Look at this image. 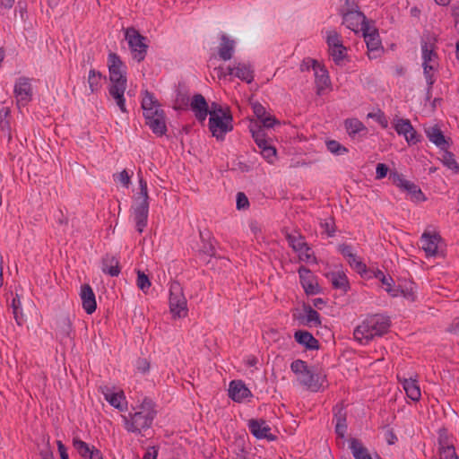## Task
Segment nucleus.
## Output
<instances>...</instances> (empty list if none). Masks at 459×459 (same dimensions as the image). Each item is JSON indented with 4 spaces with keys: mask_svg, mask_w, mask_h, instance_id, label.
Returning <instances> with one entry per match:
<instances>
[{
    "mask_svg": "<svg viewBox=\"0 0 459 459\" xmlns=\"http://www.w3.org/2000/svg\"><path fill=\"white\" fill-rule=\"evenodd\" d=\"M109 73L108 95L122 113H127L125 92L127 88L126 66L115 53L108 56Z\"/></svg>",
    "mask_w": 459,
    "mask_h": 459,
    "instance_id": "nucleus-1",
    "label": "nucleus"
},
{
    "mask_svg": "<svg viewBox=\"0 0 459 459\" xmlns=\"http://www.w3.org/2000/svg\"><path fill=\"white\" fill-rule=\"evenodd\" d=\"M133 410L134 412L122 416L124 427L128 432L141 434L152 425L157 414L155 404L152 399L144 397Z\"/></svg>",
    "mask_w": 459,
    "mask_h": 459,
    "instance_id": "nucleus-2",
    "label": "nucleus"
},
{
    "mask_svg": "<svg viewBox=\"0 0 459 459\" xmlns=\"http://www.w3.org/2000/svg\"><path fill=\"white\" fill-rule=\"evenodd\" d=\"M389 327V317L379 314L371 315L354 329L353 337L359 343L367 345L376 337L385 334Z\"/></svg>",
    "mask_w": 459,
    "mask_h": 459,
    "instance_id": "nucleus-3",
    "label": "nucleus"
},
{
    "mask_svg": "<svg viewBox=\"0 0 459 459\" xmlns=\"http://www.w3.org/2000/svg\"><path fill=\"white\" fill-rule=\"evenodd\" d=\"M209 116V130L212 135L219 141H223L226 134L233 129V118L230 109L212 102Z\"/></svg>",
    "mask_w": 459,
    "mask_h": 459,
    "instance_id": "nucleus-4",
    "label": "nucleus"
},
{
    "mask_svg": "<svg viewBox=\"0 0 459 459\" xmlns=\"http://www.w3.org/2000/svg\"><path fill=\"white\" fill-rule=\"evenodd\" d=\"M142 108L146 125L149 126L152 132L159 135L165 134L167 130L165 115L153 94L148 91L144 92L142 100Z\"/></svg>",
    "mask_w": 459,
    "mask_h": 459,
    "instance_id": "nucleus-5",
    "label": "nucleus"
},
{
    "mask_svg": "<svg viewBox=\"0 0 459 459\" xmlns=\"http://www.w3.org/2000/svg\"><path fill=\"white\" fill-rule=\"evenodd\" d=\"M139 178V193L134 197V204L132 205V217L135 222L136 230L142 233L143 229L147 225L148 213H149V195L147 182L141 176V172H138Z\"/></svg>",
    "mask_w": 459,
    "mask_h": 459,
    "instance_id": "nucleus-6",
    "label": "nucleus"
},
{
    "mask_svg": "<svg viewBox=\"0 0 459 459\" xmlns=\"http://www.w3.org/2000/svg\"><path fill=\"white\" fill-rule=\"evenodd\" d=\"M291 371L295 374L297 381L312 392H318L323 385L325 377L315 368L307 367L301 359L294 360L290 365Z\"/></svg>",
    "mask_w": 459,
    "mask_h": 459,
    "instance_id": "nucleus-7",
    "label": "nucleus"
},
{
    "mask_svg": "<svg viewBox=\"0 0 459 459\" xmlns=\"http://www.w3.org/2000/svg\"><path fill=\"white\" fill-rule=\"evenodd\" d=\"M421 59L426 82L429 86H431L435 82L434 74L438 67V56L433 42L425 40L422 42Z\"/></svg>",
    "mask_w": 459,
    "mask_h": 459,
    "instance_id": "nucleus-8",
    "label": "nucleus"
},
{
    "mask_svg": "<svg viewBox=\"0 0 459 459\" xmlns=\"http://www.w3.org/2000/svg\"><path fill=\"white\" fill-rule=\"evenodd\" d=\"M169 308L174 316L185 317L187 315L186 299L178 281L172 282L169 287Z\"/></svg>",
    "mask_w": 459,
    "mask_h": 459,
    "instance_id": "nucleus-9",
    "label": "nucleus"
},
{
    "mask_svg": "<svg viewBox=\"0 0 459 459\" xmlns=\"http://www.w3.org/2000/svg\"><path fill=\"white\" fill-rule=\"evenodd\" d=\"M357 6L358 4L352 6L351 4L346 5L342 17L343 24L355 33L360 32L368 25L365 15L357 9Z\"/></svg>",
    "mask_w": 459,
    "mask_h": 459,
    "instance_id": "nucleus-10",
    "label": "nucleus"
},
{
    "mask_svg": "<svg viewBox=\"0 0 459 459\" xmlns=\"http://www.w3.org/2000/svg\"><path fill=\"white\" fill-rule=\"evenodd\" d=\"M392 124L396 133L399 135H403L408 144H416L420 142V135L417 134L409 119L395 117Z\"/></svg>",
    "mask_w": 459,
    "mask_h": 459,
    "instance_id": "nucleus-11",
    "label": "nucleus"
},
{
    "mask_svg": "<svg viewBox=\"0 0 459 459\" xmlns=\"http://www.w3.org/2000/svg\"><path fill=\"white\" fill-rule=\"evenodd\" d=\"M126 37L132 50L134 59L138 62L143 60L147 48L143 43L144 39L134 29L127 30Z\"/></svg>",
    "mask_w": 459,
    "mask_h": 459,
    "instance_id": "nucleus-12",
    "label": "nucleus"
},
{
    "mask_svg": "<svg viewBox=\"0 0 459 459\" xmlns=\"http://www.w3.org/2000/svg\"><path fill=\"white\" fill-rule=\"evenodd\" d=\"M252 136L260 149V152L262 156L271 164H273L275 160L276 150L274 147L270 145L267 140L264 137V133L259 129L255 130L251 129Z\"/></svg>",
    "mask_w": 459,
    "mask_h": 459,
    "instance_id": "nucleus-13",
    "label": "nucleus"
},
{
    "mask_svg": "<svg viewBox=\"0 0 459 459\" xmlns=\"http://www.w3.org/2000/svg\"><path fill=\"white\" fill-rule=\"evenodd\" d=\"M420 247L427 257L442 255L440 247V237L437 234L424 233L420 238Z\"/></svg>",
    "mask_w": 459,
    "mask_h": 459,
    "instance_id": "nucleus-14",
    "label": "nucleus"
},
{
    "mask_svg": "<svg viewBox=\"0 0 459 459\" xmlns=\"http://www.w3.org/2000/svg\"><path fill=\"white\" fill-rule=\"evenodd\" d=\"M338 251L347 260L350 266L358 273H367L366 264L357 255L356 250L350 245L342 244L338 247Z\"/></svg>",
    "mask_w": 459,
    "mask_h": 459,
    "instance_id": "nucleus-15",
    "label": "nucleus"
},
{
    "mask_svg": "<svg viewBox=\"0 0 459 459\" xmlns=\"http://www.w3.org/2000/svg\"><path fill=\"white\" fill-rule=\"evenodd\" d=\"M366 42L369 58L377 57V53L380 50L381 41L376 28L369 24L360 31Z\"/></svg>",
    "mask_w": 459,
    "mask_h": 459,
    "instance_id": "nucleus-16",
    "label": "nucleus"
},
{
    "mask_svg": "<svg viewBox=\"0 0 459 459\" xmlns=\"http://www.w3.org/2000/svg\"><path fill=\"white\" fill-rule=\"evenodd\" d=\"M14 96L18 106H25L32 97V87L26 78H20L14 85Z\"/></svg>",
    "mask_w": 459,
    "mask_h": 459,
    "instance_id": "nucleus-17",
    "label": "nucleus"
},
{
    "mask_svg": "<svg viewBox=\"0 0 459 459\" xmlns=\"http://www.w3.org/2000/svg\"><path fill=\"white\" fill-rule=\"evenodd\" d=\"M247 427L249 431L258 439H274L270 425L264 420L251 419L248 420Z\"/></svg>",
    "mask_w": 459,
    "mask_h": 459,
    "instance_id": "nucleus-18",
    "label": "nucleus"
},
{
    "mask_svg": "<svg viewBox=\"0 0 459 459\" xmlns=\"http://www.w3.org/2000/svg\"><path fill=\"white\" fill-rule=\"evenodd\" d=\"M300 283L308 295H315L319 293L320 287L317 283L316 276L307 268L301 266L299 269Z\"/></svg>",
    "mask_w": 459,
    "mask_h": 459,
    "instance_id": "nucleus-19",
    "label": "nucleus"
},
{
    "mask_svg": "<svg viewBox=\"0 0 459 459\" xmlns=\"http://www.w3.org/2000/svg\"><path fill=\"white\" fill-rule=\"evenodd\" d=\"M74 447L84 459H104L101 452L78 437L73 439Z\"/></svg>",
    "mask_w": 459,
    "mask_h": 459,
    "instance_id": "nucleus-20",
    "label": "nucleus"
},
{
    "mask_svg": "<svg viewBox=\"0 0 459 459\" xmlns=\"http://www.w3.org/2000/svg\"><path fill=\"white\" fill-rule=\"evenodd\" d=\"M190 106L196 119L201 123L204 122L210 110V107L204 97L202 94L194 95Z\"/></svg>",
    "mask_w": 459,
    "mask_h": 459,
    "instance_id": "nucleus-21",
    "label": "nucleus"
},
{
    "mask_svg": "<svg viewBox=\"0 0 459 459\" xmlns=\"http://www.w3.org/2000/svg\"><path fill=\"white\" fill-rule=\"evenodd\" d=\"M229 395L233 401L241 403L252 394L242 381L233 380L230 383Z\"/></svg>",
    "mask_w": 459,
    "mask_h": 459,
    "instance_id": "nucleus-22",
    "label": "nucleus"
},
{
    "mask_svg": "<svg viewBox=\"0 0 459 459\" xmlns=\"http://www.w3.org/2000/svg\"><path fill=\"white\" fill-rule=\"evenodd\" d=\"M326 277L334 289L344 293L350 289L348 277L342 270L331 271L326 273Z\"/></svg>",
    "mask_w": 459,
    "mask_h": 459,
    "instance_id": "nucleus-23",
    "label": "nucleus"
},
{
    "mask_svg": "<svg viewBox=\"0 0 459 459\" xmlns=\"http://www.w3.org/2000/svg\"><path fill=\"white\" fill-rule=\"evenodd\" d=\"M80 297L82 305L87 314H92L96 310L95 294L91 287L84 284L81 287Z\"/></svg>",
    "mask_w": 459,
    "mask_h": 459,
    "instance_id": "nucleus-24",
    "label": "nucleus"
},
{
    "mask_svg": "<svg viewBox=\"0 0 459 459\" xmlns=\"http://www.w3.org/2000/svg\"><path fill=\"white\" fill-rule=\"evenodd\" d=\"M399 381L405 391L406 395L412 401L418 402L420 400L421 392L418 381L411 377H399Z\"/></svg>",
    "mask_w": 459,
    "mask_h": 459,
    "instance_id": "nucleus-25",
    "label": "nucleus"
},
{
    "mask_svg": "<svg viewBox=\"0 0 459 459\" xmlns=\"http://www.w3.org/2000/svg\"><path fill=\"white\" fill-rule=\"evenodd\" d=\"M229 74L250 83L254 79L253 70L247 64L238 63L234 66L228 67Z\"/></svg>",
    "mask_w": 459,
    "mask_h": 459,
    "instance_id": "nucleus-26",
    "label": "nucleus"
},
{
    "mask_svg": "<svg viewBox=\"0 0 459 459\" xmlns=\"http://www.w3.org/2000/svg\"><path fill=\"white\" fill-rule=\"evenodd\" d=\"M397 186L403 191H406L410 199L414 202H421L425 199L421 190L414 183L409 180L399 178Z\"/></svg>",
    "mask_w": 459,
    "mask_h": 459,
    "instance_id": "nucleus-27",
    "label": "nucleus"
},
{
    "mask_svg": "<svg viewBox=\"0 0 459 459\" xmlns=\"http://www.w3.org/2000/svg\"><path fill=\"white\" fill-rule=\"evenodd\" d=\"M102 394L107 402L113 407L118 409L119 411H124L126 397L123 392H113L109 388L106 387Z\"/></svg>",
    "mask_w": 459,
    "mask_h": 459,
    "instance_id": "nucleus-28",
    "label": "nucleus"
},
{
    "mask_svg": "<svg viewBox=\"0 0 459 459\" xmlns=\"http://www.w3.org/2000/svg\"><path fill=\"white\" fill-rule=\"evenodd\" d=\"M313 70L315 72L316 83L318 91H322L329 86L330 80L328 73L316 61H313Z\"/></svg>",
    "mask_w": 459,
    "mask_h": 459,
    "instance_id": "nucleus-29",
    "label": "nucleus"
},
{
    "mask_svg": "<svg viewBox=\"0 0 459 459\" xmlns=\"http://www.w3.org/2000/svg\"><path fill=\"white\" fill-rule=\"evenodd\" d=\"M234 49L235 41L230 39L227 35L222 34L218 51L220 57L224 61L230 60L233 56Z\"/></svg>",
    "mask_w": 459,
    "mask_h": 459,
    "instance_id": "nucleus-30",
    "label": "nucleus"
},
{
    "mask_svg": "<svg viewBox=\"0 0 459 459\" xmlns=\"http://www.w3.org/2000/svg\"><path fill=\"white\" fill-rule=\"evenodd\" d=\"M429 140L440 149L446 147V141L441 130L437 126H430L425 128Z\"/></svg>",
    "mask_w": 459,
    "mask_h": 459,
    "instance_id": "nucleus-31",
    "label": "nucleus"
},
{
    "mask_svg": "<svg viewBox=\"0 0 459 459\" xmlns=\"http://www.w3.org/2000/svg\"><path fill=\"white\" fill-rule=\"evenodd\" d=\"M294 338L298 343L307 349L314 350L318 348L317 340L308 332L299 330L295 332Z\"/></svg>",
    "mask_w": 459,
    "mask_h": 459,
    "instance_id": "nucleus-32",
    "label": "nucleus"
},
{
    "mask_svg": "<svg viewBox=\"0 0 459 459\" xmlns=\"http://www.w3.org/2000/svg\"><path fill=\"white\" fill-rule=\"evenodd\" d=\"M102 271L110 276H117L120 273L118 260L114 256L107 255L103 259Z\"/></svg>",
    "mask_w": 459,
    "mask_h": 459,
    "instance_id": "nucleus-33",
    "label": "nucleus"
},
{
    "mask_svg": "<svg viewBox=\"0 0 459 459\" xmlns=\"http://www.w3.org/2000/svg\"><path fill=\"white\" fill-rule=\"evenodd\" d=\"M350 448L355 459H372L368 449L357 439H352Z\"/></svg>",
    "mask_w": 459,
    "mask_h": 459,
    "instance_id": "nucleus-34",
    "label": "nucleus"
},
{
    "mask_svg": "<svg viewBox=\"0 0 459 459\" xmlns=\"http://www.w3.org/2000/svg\"><path fill=\"white\" fill-rule=\"evenodd\" d=\"M101 80L102 76L100 73L94 69L90 70L87 79V82L89 84L88 94L97 92L100 89Z\"/></svg>",
    "mask_w": 459,
    "mask_h": 459,
    "instance_id": "nucleus-35",
    "label": "nucleus"
},
{
    "mask_svg": "<svg viewBox=\"0 0 459 459\" xmlns=\"http://www.w3.org/2000/svg\"><path fill=\"white\" fill-rule=\"evenodd\" d=\"M11 307L16 323L22 325L26 322V316L22 312V302L18 296L13 299Z\"/></svg>",
    "mask_w": 459,
    "mask_h": 459,
    "instance_id": "nucleus-36",
    "label": "nucleus"
},
{
    "mask_svg": "<svg viewBox=\"0 0 459 459\" xmlns=\"http://www.w3.org/2000/svg\"><path fill=\"white\" fill-rule=\"evenodd\" d=\"M329 55L336 65H341L346 57L347 49L343 45L328 48Z\"/></svg>",
    "mask_w": 459,
    "mask_h": 459,
    "instance_id": "nucleus-37",
    "label": "nucleus"
},
{
    "mask_svg": "<svg viewBox=\"0 0 459 459\" xmlns=\"http://www.w3.org/2000/svg\"><path fill=\"white\" fill-rule=\"evenodd\" d=\"M345 128L350 135L359 133L365 129L364 125L357 118L345 120Z\"/></svg>",
    "mask_w": 459,
    "mask_h": 459,
    "instance_id": "nucleus-38",
    "label": "nucleus"
},
{
    "mask_svg": "<svg viewBox=\"0 0 459 459\" xmlns=\"http://www.w3.org/2000/svg\"><path fill=\"white\" fill-rule=\"evenodd\" d=\"M325 39L328 48H337L338 46L342 45L341 35L333 30L325 31Z\"/></svg>",
    "mask_w": 459,
    "mask_h": 459,
    "instance_id": "nucleus-39",
    "label": "nucleus"
},
{
    "mask_svg": "<svg viewBox=\"0 0 459 459\" xmlns=\"http://www.w3.org/2000/svg\"><path fill=\"white\" fill-rule=\"evenodd\" d=\"M327 150L334 155H344L348 152V149L334 140L326 142Z\"/></svg>",
    "mask_w": 459,
    "mask_h": 459,
    "instance_id": "nucleus-40",
    "label": "nucleus"
},
{
    "mask_svg": "<svg viewBox=\"0 0 459 459\" xmlns=\"http://www.w3.org/2000/svg\"><path fill=\"white\" fill-rule=\"evenodd\" d=\"M439 459H459L455 446H446V447H438Z\"/></svg>",
    "mask_w": 459,
    "mask_h": 459,
    "instance_id": "nucleus-41",
    "label": "nucleus"
},
{
    "mask_svg": "<svg viewBox=\"0 0 459 459\" xmlns=\"http://www.w3.org/2000/svg\"><path fill=\"white\" fill-rule=\"evenodd\" d=\"M334 419L336 420L335 432L339 437H343L347 429L345 417L341 413V411H339L337 414H335Z\"/></svg>",
    "mask_w": 459,
    "mask_h": 459,
    "instance_id": "nucleus-42",
    "label": "nucleus"
},
{
    "mask_svg": "<svg viewBox=\"0 0 459 459\" xmlns=\"http://www.w3.org/2000/svg\"><path fill=\"white\" fill-rule=\"evenodd\" d=\"M136 285L142 291L146 293L151 287V281L144 273L138 271Z\"/></svg>",
    "mask_w": 459,
    "mask_h": 459,
    "instance_id": "nucleus-43",
    "label": "nucleus"
},
{
    "mask_svg": "<svg viewBox=\"0 0 459 459\" xmlns=\"http://www.w3.org/2000/svg\"><path fill=\"white\" fill-rule=\"evenodd\" d=\"M133 173L129 174L126 169L122 170L119 173L114 174V180L120 183L124 187L128 188L131 184V177Z\"/></svg>",
    "mask_w": 459,
    "mask_h": 459,
    "instance_id": "nucleus-44",
    "label": "nucleus"
},
{
    "mask_svg": "<svg viewBox=\"0 0 459 459\" xmlns=\"http://www.w3.org/2000/svg\"><path fill=\"white\" fill-rule=\"evenodd\" d=\"M442 162L453 171L459 172V165L452 153L445 152L442 156Z\"/></svg>",
    "mask_w": 459,
    "mask_h": 459,
    "instance_id": "nucleus-45",
    "label": "nucleus"
},
{
    "mask_svg": "<svg viewBox=\"0 0 459 459\" xmlns=\"http://www.w3.org/2000/svg\"><path fill=\"white\" fill-rule=\"evenodd\" d=\"M382 287L385 289L386 292H388L392 297H398L400 288L394 287V281L390 276H386L384 281H381Z\"/></svg>",
    "mask_w": 459,
    "mask_h": 459,
    "instance_id": "nucleus-46",
    "label": "nucleus"
},
{
    "mask_svg": "<svg viewBox=\"0 0 459 459\" xmlns=\"http://www.w3.org/2000/svg\"><path fill=\"white\" fill-rule=\"evenodd\" d=\"M258 121H259L260 124L259 125L258 124L253 125L250 127V130L252 128H254L255 130L261 129L264 132V130L262 129V126L263 127H266V128H270V127H273V125L276 123L275 118H273V117H271L270 115H267V114L263 118H261Z\"/></svg>",
    "mask_w": 459,
    "mask_h": 459,
    "instance_id": "nucleus-47",
    "label": "nucleus"
},
{
    "mask_svg": "<svg viewBox=\"0 0 459 459\" xmlns=\"http://www.w3.org/2000/svg\"><path fill=\"white\" fill-rule=\"evenodd\" d=\"M306 318H307V323L309 325L316 326V325H320V316H319L318 312L311 307H309L308 309L306 310Z\"/></svg>",
    "mask_w": 459,
    "mask_h": 459,
    "instance_id": "nucleus-48",
    "label": "nucleus"
},
{
    "mask_svg": "<svg viewBox=\"0 0 459 459\" xmlns=\"http://www.w3.org/2000/svg\"><path fill=\"white\" fill-rule=\"evenodd\" d=\"M299 258L300 261L310 263L315 261V256L310 247L306 245L303 250H299Z\"/></svg>",
    "mask_w": 459,
    "mask_h": 459,
    "instance_id": "nucleus-49",
    "label": "nucleus"
},
{
    "mask_svg": "<svg viewBox=\"0 0 459 459\" xmlns=\"http://www.w3.org/2000/svg\"><path fill=\"white\" fill-rule=\"evenodd\" d=\"M289 243L296 252H298L299 250H303L304 247L307 245V243L301 237L296 236H290Z\"/></svg>",
    "mask_w": 459,
    "mask_h": 459,
    "instance_id": "nucleus-50",
    "label": "nucleus"
},
{
    "mask_svg": "<svg viewBox=\"0 0 459 459\" xmlns=\"http://www.w3.org/2000/svg\"><path fill=\"white\" fill-rule=\"evenodd\" d=\"M368 117L375 119L383 128H386L388 126V120L380 110L377 112L368 113Z\"/></svg>",
    "mask_w": 459,
    "mask_h": 459,
    "instance_id": "nucleus-51",
    "label": "nucleus"
},
{
    "mask_svg": "<svg viewBox=\"0 0 459 459\" xmlns=\"http://www.w3.org/2000/svg\"><path fill=\"white\" fill-rule=\"evenodd\" d=\"M453 441L451 437L448 435L446 430L443 429L439 431L438 436V447H446V446H452Z\"/></svg>",
    "mask_w": 459,
    "mask_h": 459,
    "instance_id": "nucleus-52",
    "label": "nucleus"
},
{
    "mask_svg": "<svg viewBox=\"0 0 459 459\" xmlns=\"http://www.w3.org/2000/svg\"><path fill=\"white\" fill-rule=\"evenodd\" d=\"M403 296L408 300H414L415 299V291H414V286L413 284H410L409 287H406L405 289H400L399 296Z\"/></svg>",
    "mask_w": 459,
    "mask_h": 459,
    "instance_id": "nucleus-53",
    "label": "nucleus"
},
{
    "mask_svg": "<svg viewBox=\"0 0 459 459\" xmlns=\"http://www.w3.org/2000/svg\"><path fill=\"white\" fill-rule=\"evenodd\" d=\"M59 325H59L60 331L65 335H69L70 332H71V322H70V319L67 316H63V317L60 318Z\"/></svg>",
    "mask_w": 459,
    "mask_h": 459,
    "instance_id": "nucleus-54",
    "label": "nucleus"
},
{
    "mask_svg": "<svg viewBox=\"0 0 459 459\" xmlns=\"http://www.w3.org/2000/svg\"><path fill=\"white\" fill-rule=\"evenodd\" d=\"M248 199L243 193H238L237 195V208L238 210L245 209L248 206Z\"/></svg>",
    "mask_w": 459,
    "mask_h": 459,
    "instance_id": "nucleus-55",
    "label": "nucleus"
},
{
    "mask_svg": "<svg viewBox=\"0 0 459 459\" xmlns=\"http://www.w3.org/2000/svg\"><path fill=\"white\" fill-rule=\"evenodd\" d=\"M388 172V168L384 163H378L376 168V178L377 179H382L386 177Z\"/></svg>",
    "mask_w": 459,
    "mask_h": 459,
    "instance_id": "nucleus-56",
    "label": "nucleus"
},
{
    "mask_svg": "<svg viewBox=\"0 0 459 459\" xmlns=\"http://www.w3.org/2000/svg\"><path fill=\"white\" fill-rule=\"evenodd\" d=\"M253 110H254V113L258 120H260L266 115V110L261 104H258V103L254 104Z\"/></svg>",
    "mask_w": 459,
    "mask_h": 459,
    "instance_id": "nucleus-57",
    "label": "nucleus"
},
{
    "mask_svg": "<svg viewBox=\"0 0 459 459\" xmlns=\"http://www.w3.org/2000/svg\"><path fill=\"white\" fill-rule=\"evenodd\" d=\"M56 445H57V449H58V452H59V455H60V458L61 459H69V455H68V453H67V448L62 443V441L57 440L56 441Z\"/></svg>",
    "mask_w": 459,
    "mask_h": 459,
    "instance_id": "nucleus-58",
    "label": "nucleus"
},
{
    "mask_svg": "<svg viewBox=\"0 0 459 459\" xmlns=\"http://www.w3.org/2000/svg\"><path fill=\"white\" fill-rule=\"evenodd\" d=\"M158 451L154 446L149 447L143 456V459H156Z\"/></svg>",
    "mask_w": 459,
    "mask_h": 459,
    "instance_id": "nucleus-59",
    "label": "nucleus"
},
{
    "mask_svg": "<svg viewBox=\"0 0 459 459\" xmlns=\"http://www.w3.org/2000/svg\"><path fill=\"white\" fill-rule=\"evenodd\" d=\"M249 229L255 236H256L261 231L260 225L255 221L249 222Z\"/></svg>",
    "mask_w": 459,
    "mask_h": 459,
    "instance_id": "nucleus-60",
    "label": "nucleus"
},
{
    "mask_svg": "<svg viewBox=\"0 0 459 459\" xmlns=\"http://www.w3.org/2000/svg\"><path fill=\"white\" fill-rule=\"evenodd\" d=\"M373 276L377 279L378 281H382L385 279L386 275L382 272L381 270H375L372 271Z\"/></svg>",
    "mask_w": 459,
    "mask_h": 459,
    "instance_id": "nucleus-61",
    "label": "nucleus"
},
{
    "mask_svg": "<svg viewBox=\"0 0 459 459\" xmlns=\"http://www.w3.org/2000/svg\"><path fill=\"white\" fill-rule=\"evenodd\" d=\"M385 438L388 442V444L393 445L397 440L396 436L392 431H387L385 433Z\"/></svg>",
    "mask_w": 459,
    "mask_h": 459,
    "instance_id": "nucleus-62",
    "label": "nucleus"
},
{
    "mask_svg": "<svg viewBox=\"0 0 459 459\" xmlns=\"http://www.w3.org/2000/svg\"><path fill=\"white\" fill-rule=\"evenodd\" d=\"M15 0H0V5L3 8L10 9L13 7Z\"/></svg>",
    "mask_w": 459,
    "mask_h": 459,
    "instance_id": "nucleus-63",
    "label": "nucleus"
},
{
    "mask_svg": "<svg viewBox=\"0 0 459 459\" xmlns=\"http://www.w3.org/2000/svg\"><path fill=\"white\" fill-rule=\"evenodd\" d=\"M451 332L459 336V319L452 325Z\"/></svg>",
    "mask_w": 459,
    "mask_h": 459,
    "instance_id": "nucleus-64",
    "label": "nucleus"
}]
</instances>
